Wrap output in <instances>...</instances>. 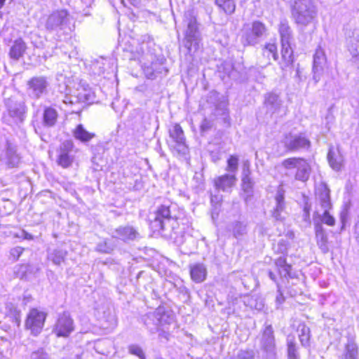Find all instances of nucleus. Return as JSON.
I'll return each mask as SVG.
<instances>
[{"instance_id": "nucleus-53", "label": "nucleus", "mask_w": 359, "mask_h": 359, "mask_svg": "<svg viewBox=\"0 0 359 359\" xmlns=\"http://www.w3.org/2000/svg\"><path fill=\"white\" fill-rule=\"evenodd\" d=\"M348 217V210L346 208H344L339 214L340 222L342 224L341 229H344Z\"/></svg>"}, {"instance_id": "nucleus-25", "label": "nucleus", "mask_w": 359, "mask_h": 359, "mask_svg": "<svg viewBox=\"0 0 359 359\" xmlns=\"http://www.w3.org/2000/svg\"><path fill=\"white\" fill-rule=\"evenodd\" d=\"M72 134L76 140L85 144L95 137L94 133L88 131L82 124L77 125L73 130Z\"/></svg>"}, {"instance_id": "nucleus-11", "label": "nucleus", "mask_w": 359, "mask_h": 359, "mask_svg": "<svg viewBox=\"0 0 359 359\" xmlns=\"http://www.w3.org/2000/svg\"><path fill=\"white\" fill-rule=\"evenodd\" d=\"M285 147L290 151H296L310 147V141L302 133H289L284 135L282 140Z\"/></svg>"}, {"instance_id": "nucleus-36", "label": "nucleus", "mask_w": 359, "mask_h": 359, "mask_svg": "<svg viewBox=\"0 0 359 359\" xmlns=\"http://www.w3.org/2000/svg\"><path fill=\"white\" fill-rule=\"evenodd\" d=\"M215 4L226 15H231L235 11L236 3L234 0H215Z\"/></svg>"}, {"instance_id": "nucleus-21", "label": "nucleus", "mask_w": 359, "mask_h": 359, "mask_svg": "<svg viewBox=\"0 0 359 359\" xmlns=\"http://www.w3.org/2000/svg\"><path fill=\"white\" fill-rule=\"evenodd\" d=\"M214 186L217 190L222 191H231L236 182L234 174H224L214 179Z\"/></svg>"}, {"instance_id": "nucleus-37", "label": "nucleus", "mask_w": 359, "mask_h": 359, "mask_svg": "<svg viewBox=\"0 0 359 359\" xmlns=\"http://www.w3.org/2000/svg\"><path fill=\"white\" fill-rule=\"evenodd\" d=\"M159 65L157 62H152L150 66L146 67L144 69L145 76L150 79H155L158 74L162 73V69H164L161 65L159 68L157 67Z\"/></svg>"}, {"instance_id": "nucleus-17", "label": "nucleus", "mask_w": 359, "mask_h": 359, "mask_svg": "<svg viewBox=\"0 0 359 359\" xmlns=\"http://www.w3.org/2000/svg\"><path fill=\"white\" fill-rule=\"evenodd\" d=\"M67 12L65 10L53 12L46 20V29L49 32L62 29L67 22Z\"/></svg>"}, {"instance_id": "nucleus-6", "label": "nucleus", "mask_w": 359, "mask_h": 359, "mask_svg": "<svg viewBox=\"0 0 359 359\" xmlns=\"http://www.w3.org/2000/svg\"><path fill=\"white\" fill-rule=\"evenodd\" d=\"M6 111L4 114V121L8 124L21 123L25 118L27 107L22 101L11 97L5 100Z\"/></svg>"}, {"instance_id": "nucleus-35", "label": "nucleus", "mask_w": 359, "mask_h": 359, "mask_svg": "<svg viewBox=\"0 0 359 359\" xmlns=\"http://www.w3.org/2000/svg\"><path fill=\"white\" fill-rule=\"evenodd\" d=\"M287 357L288 359H299L297 351V346L295 342V337L293 335H288L287 337Z\"/></svg>"}, {"instance_id": "nucleus-29", "label": "nucleus", "mask_w": 359, "mask_h": 359, "mask_svg": "<svg viewBox=\"0 0 359 359\" xmlns=\"http://www.w3.org/2000/svg\"><path fill=\"white\" fill-rule=\"evenodd\" d=\"M276 205L274 208L272 216L277 221H281L284 219L282 213L284 212L285 203H284V194L281 191H278L276 196Z\"/></svg>"}, {"instance_id": "nucleus-47", "label": "nucleus", "mask_w": 359, "mask_h": 359, "mask_svg": "<svg viewBox=\"0 0 359 359\" xmlns=\"http://www.w3.org/2000/svg\"><path fill=\"white\" fill-rule=\"evenodd\" d=\"M113 248L106 241L99 243L96 246V250L102 253H110Z\"/></svg>"}, {"instance_id": "nucleus-55", "label": "nucleus", "mask_w": 359, "mask_h": 359, "mask_svg": "<svg viewBox=\"0 0 359 359\" xmlns=\"http://www.w3.org/2000/svg\"><path fill=\"white\" fill-rule=\"evenodd\" d=\"M268 275H269V278L271 280H273V282L276 283V284L278 283H277L276 276V274L273 271H269Z\"/></svg>"}, {"instance_id": "nucleus-54", "label": "nucleus", "mask_w": 359, "mask_h": 359, "mask_svg": "<svg viewBox=\"0 0 359 359\" xmlns=\"http://www.w3.org/2000/svg\"><path fill=\"white\" fill-rule=\"evenodd\" d=\"M210 201H211V203L215 205V206L219 205L220 203L222 201V196L211 195ZM215 209L217 210V207H215Z\"/></svg>"}, {"instance_id": "nucleus-56", "label": "nucleus", "mask_w": 359, "mask_h": 359, "mask_svg": "<svg viewBox=\"0 0 359 359\" xmlns=\"http://www.w3.org/2000/svg\"><path fill=\"white\" fill-rule=\"evenodd\" d=\"M130 4L133 5L135 7H140L141 5V1L140 0H129Z\"/></svg>"}, {"instance_id": "nucleus-32", "label": "nucleus", "mask_w": 359, "mask_h": 359, "mask_svg": "<svg viewBox=\"0 0 359 359\" xmlns=\"http://www.w3.org/2000/svg\"><path fill=\"white\" fill-rule=\"evenodd\" d=\"M342 359H358V348L357 344L352 340H349L346 344L344 352L341 355Z\"/></svg>"}, {"instance_id": "nucleus-22", "label": "nucleus", "mask_w": 359, "mask_h": 359, "mask_svg": "<svg viewBox=\"0 0 359 359\" xmlns=\"http://www.w3.org/2000/svg\"><path fill=\"white\" fill-rule=\"evenodd\" d=\"M346 43L352 57L359 59V29L346 32Z\"/></svg>"}, {"instance_id": "nucleus-63", "label": "nucleus", "mask_w": 359, "mask_h": 359, "mask_svg": "<svg viewBox=\"0 0 359 359\" xmlns=\"http://www.w3.org/2000/svg\"><path fill=\"white\" fill-rule=\"evenodd\" d=\"M297 76H298L300 79V74L299 69H297Z\"/></svg>"}, {"instance_id": "nucleus-42", "label": "nucleus", "mask_w": 359, "mask_h": 359, "mask_svg": "<svg viewBox=\"0 0 359 359\" xmlns=\"http://www.w3.org/2000/svg\"><path fill=\"white\" fill-rule=\"evenodd\" d=\"M238 158L236 156H231L230 158L227 161V167L226 170L231 174H234L238 170Z\"/></svg>"}, {"instance_id": "nucleus-45", "label": "nucleus", "mask_w": 359, "mask_h": 359, "mask_svg": "<svg viewBox=\"0 0 359 359\" xmlns=\"http://www.w3.org/2000/svg\"><path fill=\"white\" fill-rule=\"evenodd\" d=\"M255 356L253 350H240L235 359H255Z\"/></svg>"}, {"instance_id": "nucleus-60", "label": "nucleus", "mask_w": 359, "mask_h": 359, "mask_svg": "<svg viewBox=\"0 0 359 359\" xmlns=\"http://www.w3.org/2000/svg\"><path fill=\"white\" fill-rule=\"evenodd\" d=\"M263 307L264 304H262V302H260L259 304L255 306V308L258 310H261Z\"/></svg>"}, {"instance_id": "nucleus-33", "label": "nucleus", "mask_w": 359, "mask_h": 359, "mask_svg": "<svg viewBox=\"0 0 359 359\" xmlns=\"http://www.w3.org/2000/svg\"><path fill=\"white\" fill-rule=\"evenodd\" d=\"M262 55L267 59L266 65L271 64V58L273 60H277L278 54L276 45L273 43H266L262 48Z\"/></svg>"}, {"instance_id": "nucleus-9", "label": "nucleus", "mask_w": 359, "mask_h": 359, "mask_svg": "<svg viewBox=\"0 0 359 359\" xmlns=\"http://www.w3.org/2000/svg\"><path fill=\"white\" fill-rule=\"evenodd\" d=\"M316 197L318 203L324 210L321 216L320 223L323 222L328 226H334L335 224L334 218L329 213L328 210L331 208L330 189L325 185H321L316 191Z\"/></svg>"}, {"instance_id": "nucleus-43", "label": "nucleus", "mask_w": 359, "mask_h": 359, "mask_svg": "<svg viewBox=\"0 0 359 359\" xmlns=\"http://www.w3.org/2000/svg\"><path fill=\"white\" fill-rule=\"evenodd\" d=\"M288 242L284 239H280L273 249L276 252L285 255L287 252Z\"/></svg>"}, {"instance_id": "nucleus-31", "label": "nucleus", "mask_w": 359, "mask_h": 359, "mask_svg": "<svg viewBox=\"0 0 359 359\" xmlns=\"http://www.w3.org/2000/svg\"><path fill=\"white\" fill-rule=\"evenodd\" d=\"M76 99L79 102L93 103L95 101V93L88 86H82L78 89Z\"/></svg>"}, {"instance_id": "nucleus-19", "label": "nucleus", "mask_w": 359, "mask_h": 359, "mask_svg": "<svg viewBox=\"0 0 359 359\" xmlns=\"http://www.w3.org/2000/svg\"><path fill=\"white\" fill-rule=\"evenodd\" d=\"M260 344L262 350L269 354H274L276 344L271 325H267L264 330Z\"/></svg>"}, {"instance_id": "nucleus-30", "label": "nucleus", "mask_w": 359, "mask_h": 359, "mask_svg": "<svg viewBox=\"0 0 359 359\" xmlns=\"http://www.w3.org/2000/svg\"><path fill=\"white\" fill-rule=\"evenodd\" d=\"M327 159L330 166L334 170H339L343 165L344 158L339 150L330 149L327 154Z\"/></svg>"}, {"instance_id": "nucleus-16", "label": "nucleus", "mask_w": 359, "mask_h": 359, "mask_svg": "<svg viewBox=\"0 0 359 359\" xmlns=\"http://www.w3.org/2000/svg\"><path fill=\"white\" fill-rule=\"evenodd\" d=\"M327 65V58L325 51L320 48H318L313 55V80L316 84L321 79L324 69Z\"/></svg>"}, {"instance_id": "nucleus-24", "label": "nucleus", "mask_w": 359, "mask_h": 359, "mask_svg": "<svg viewBox=\"0 0 359 359\" xmlns=\"http://www.w3.org/2000/svg\"><path fill=\"white\" fill-rule=\"evenodd\" d=\"M118 237L124 241H133L139 236V233L133 226H121L115 231Z\"/></svg>"}, {"instance_id": "nucleus-40", "label": "nucleus", "mask_w": 359, "mask_h": 359, "mask_svg": "<svg viewBox=\"0 0 359 359\" xmlns=\"http://www.w3.org/2000/svg\"><path fill=\"white\" fill-rule=\"evenodd\" d=\"M242 189L246 195L245 200L252 196L254 181L252 178L241 179Z\"/></svg>"}, {"instance_id": "nucleus-38", "label": "nucleus", "mask_w": 359, "mask_h": 359, "mask_svg": "<svg viewBox=\"0 0 359 359\" xmlns=\"http://www.w3.org/2000/svg\"><path fill=\"white\" fill-rule=\"evenodd\" d=\"M297 331L299 332V338L302 346H305L309 344L310 339V329L304 324L299 325Z\"/></svg>"}, {"instance_id": "nucleus-59", "label": "nucleus", "mask_w": 359, "mask_h": 359, "mask_svg": "<svg viewBox=\"0 0 359 359\" xmlns=\"http://www.w3.org/2000/svg\"><path fill=\"white\" fill-rule=\"evenodd\" d=\"M25 238L32 240L33 238V236L31 234L25 232Z\"/></svg>"}, {"instance_id": "nucleus-4", "label": "nucleus", "mask_w": 359, "mask_h": 359, "mask_svg": "<svg viewBox=\"0 0 359 359\" xmlns=\"http://www.w3.org/2000/svg\"><path fill=\"white\" fill-rule=\"evenodd\" d=\"M172 208L171 204H163L157 208L150 224L154 231L164 232L170 228L173 230L174 225L177 224V217L172 215Z\"/></svg>"}, {"instance_id": "nucleus-14", "label": "nucleus", "mask_w": 359, "mask_h": 359, "mask_svg": "<svg viewBox=\"0 0 359 359\" xmlns=\"http://www.w3.org/2000/svg\"><path fill=\"white\" fill-rule=\"evenodd\" d=\"M46 316L44 313L36 309L30 311L26 320V327L31 330L32 334L38 335L43 327Z\"/></svg>"}, {"instance_id": "nucleus-39", "label": "nucleus", "mask_w": 359, "mask_h": 359, "mask_svg": "<svg viewBox=\"0 0 359 359\" xmlns=\"http://www.w3.org/2000/svg\"><path fill=\"white\" fill-rule=\"evenodd\" d=\"M67 252L62 250H55L48 255V259L55 264L60 265L65 261Z\"/></svg>"}, {"instance_id": "nucleus-7", "label": "nucleus", "mask_w": 359, "mask_h": 359, "mask_svg": "<svg viewBox=\"0 0 359 359\" xmlns=\"http://www.w3.org/2000/svg\"><path fill=\"white\" fill-rule=\"evenodd\" d=\"M281 165L286 170L296 168L294 175L296 180L306 182L310 177L311 168L306 160L302 158L292 157L283 160Z\"/></svg>"}, {"instance_id": "nucleus-12", "label": "nucleus", "mask_w": 359, "mask_h": 359, "mask_svg": "<svg viewBox=\"0 0 359 359\" xmlns=\"http://www.w3.org/2000/svg\"><path fill=\"white\" fill-rule=\"evenodd\" d=\"M21 162V157L18 153L17 147L12 143L7 142L5 149L0 156V163L6 168H18Z\"/></svg>"}, {"instance_id": "nucleus-50", "label": "nucleus", "mask_w": 359, "mask_h": 359, "mask_svg": "<svg viewBox=\"0 0 359 359\" xmlns=\"http://www.w3.org/2000/svg\"><path fill=\"white\" fill-rule=\"evenodd\" d=\"M23 250L24 249L21 247H15L14 248H12L10 252L11 256L13 258L15 261H16L22 255Z\"/></svg>"}, {"instance_id": "nucleus-13", "label": "nucleus", "mask_w": 359, "mask_h": 359, "mask_svg": "<svg viewBox=\"0 0 359 359\" xmlns=\"http://www.w3.org/2000/svg\"><path fill=\"white\" fill-rule=\"evenodd\" d=\"M74 143L72 140H65L62 142L57 150V163L62 168L69 167L74 161V156L72 154Z\"/></svg>"}, {"instance_id": "nucleus-2", "label": "nucleus", "mask_w": 359, "mask_h": 359, "mask_svg": "<svg viewBox=\"0 0 359 359\" xmlns=\"http://www.w3.org/2000/svg\"><path fill=\"white\" fill-rule=\"evenodd\" d=\"M318 10L312 0L294 1L291 8L292 18L299 26L306 27L316 18Z\"/></svg>"}, {"instance_id": "nucleus-8", "label": "nucleus", "mask_w": 359, "mask_h": 359, "mask_svg": "<svg viewBox=\"0 0 359 359\" xmlns=\"http://www.w3.org/2000/svg\"><path fill=\"white\" fill-rule=\"evenodd\" d=\"M168 144L170 148L179 155L185 156L189 153V147L182 127L175 123L169 129Z\"/></svg>"}, {"instance_id": "nucleus-58", "label": "nucleus", "mask_w": 359, "mask_h": 359, "mask_svg": "<svg viewBox=\"0 0 359 359\" xmlns=\"http://www.w3.org/2000/svg\"><path fill=\"white\" fill-rule=\"evenodd\" d=\"M356 238L359 242V223L355 226Z\"/></svg>"}, {"instance_id": "nucleus-46", "label": "nucleus", "mask_w": 359, "mask_h": 359, "mask_svg": "<svg viewBox=\"0 0 359 359\" xmlns=\"http://www.w3.org/2000/svg\"><path fill=\"white\" fill-rule=\"evenodd\" d=\"M4 205L3 206L4 210H0V214L1 215H8L14 210V206L11 201L6 199L4 200Z\"/></svg>"}, {"instance_id": "nucleus-3", "label": "nucleus", "mask_w": 359, "mask_h": 359, "mask_svg": "<svg viewBox=\"0 0 359 359\" xmlns=\"http://www.w3.org/2000/svg\"><path fill=\"white\" fill-rule=\"evenodd\" d=\"M184 23L186 25L184 46L191 52L192 48L197 50L201 41L197 22L196 13L194 10L187 11L184 15Z\"/></svg>"}, {"instance_id": "nucleus-34", "label": "nucleus", "mask_w": 359, "mask_h": 359, "mask_svg": "<svg viewBox=\"0 0 359 359\" xmlns=\"http://www.w3.org/2000/svg\"><path fill=\"white\" fill-rule=\"evenodd\" d=\"M57 119V112L53 107H46L43 114V123L47 127L53 126Z\"/></svg>"}, {"instance_id": "nucleus-5", "label": "nucleus", "mask_w": 359, "mask_h": 359, "mask_svg": "<svg viewBox=\"0 0 359 359\" xmlns=\"http://www.w3.org/2000/svg\"><path fill=\"white\" fill-rule=\"evenodd\" d=\"M266 25L258 20L243 26L241 32V42L244 46H255L266 35Z\"/></svg>"}, {"instance_id": "nucleus-62", "label": "nucleus", "mask_w": 359, "mask_h": 359, "mask_svg": "<svg viewBox=\"0 0 359 359\" xmlns=\"http://www.w3.org/2000/svg\"><path fill=\"white\" fill-rule=\"evenodd\" d=\"M5 1L6 0H0V8L4 5Z\"/></svg>"}, {"instance_id": "nucleus-51", "label": "nucleus", "mask_w": 359, "mask_h": 359, "mask_svg": "<svg viewBox=\"0 0 359 359\" xmlns=\"http://www.w3.org/2000/svg\"><path fill=\"white\" fill-rule=\"evenodd\" d=\"M212 126V122L207 118H204L201 124V131L205 133L208 131Z\"/></svg>"}, {"instance_id": "nucleus-1", "label": "nucleus", "mask_w": 359, "mask_h": 359, "mask_svg": "<svg viewBox=\"0 0 359 359\" xmlns=\"http://www.w3.org/2000/svg\"><path fill=\"white\" fill-rule=\"evenodd\" d=\"M278 32L281 41V60L279 62L282 70L285 71L290 67L293 62V50L291 47V41L293 39L292 30L286 19L280 20Z\"/></svg>"}, {"instance_id": "nucleus-20", "label": "nucleus", "mask_w": 359, "mask_h": 359, "mask_svg": "<svg viewBox=\"0 0 359 359\" xmlns=\"http://www.w3.org/2000/svg\"><path fill=\"white\" fill-rule=\"evenodd\" d=\"M28 86L29 95L39 98L46 90L48 83L44 77H34L28 82Z\"/></svg>"}, {"instance_id": "nucleus-27", "label": "nucleus", "mask_w": 359, "mask_h": 359, "mask_svg": "<svg viewBox=\"0 0 359 359\" xmlns=\"http://www.w3.org/2000/svg\"><path fill=\"white\" fill-rule=\"evenodd\" d=\"M27 50L26 43L21 39H17L10 48L9 55L11 58L18 60L22 57Z\"/></svg>"}, {"instance_id": "nucleus-64", "label": "nucleus", "mask_w": 359, "mask_h": 359, "mask_svg": "<svg viewBox=\"0 0 359 359\" xmlns=\"http://www.w3.org/2000/svg\"><path fill=\"white\" fill-rule=\"evenodd\" d=\"M155 359H163V358H161V356H156V357L155 358Z\"/></svg>"}, {"instance_id": "nucleus-23", "label": "nucleus", "mask_w": 359, "mask_h": 359, "mask_svg": "<svg viewBox=\"0 0 359 359\" xmlns=\"http://www.w3.org/2000/svg\"><path fill=\"white\" fill-rule=\"evenodd\" d=\"M313 220L317 244L322 250V252L323 253H326L328 251L327 236L325 233V229L323 227L322 224L316 219H313Z\"/></svg>"}, {"instance_id": "nucleus-28", "label": "nucleus", "mask_w": 359, "mask_h": 359, "mask_svg": "<svg viewBox=\"0 0 359 359\" xmlns=\"http://www.w3.org/2000/svg\"><path fill=\"white\" fill-rule=\"evenodd\" d=\"M275 265L278 273L282 278H292L291 270L292 266L287 263L285 256L280 257L275 261Z\"/></svg>"}, {"instance_id": "nucleus-26", "label": "nucleus", "mask_w": 359, "mask_h": 359, "mask_svg": "<svg viewBox=\"0 0 359 359\" xmlns=\"http://www.w3.org/2000/svg\"><path fill=\"white\" fill-rule=\"evenodd\" d=\"M190 275L194 282L202 283L206 278L207 269L203 264H195L190 266Z\"/></svg>"}, {"instance_id": "nucleus-18", "label": "nucleus", "mask_w": 359, "mask_h": 359, "mask_svg": "<svg viewBox=\"0 0 359 359\" xmlns=\"http://www.w3.org/2000/svg\"><path fill=\"white\" fill-rule=\"evenodd\" d=\"M283 100L279 95L273 93H268L264 95V106L266 114L272 116L279 114L283 109Z\"/></svg>"}, {"instance_id": "nucleus-15", "label": "nucleus", "mask_w": 359, "mask_h": 359, "mask_svg": "<svg viewBox=\"0 0 359 359\" xmlns=\"http://www.w3.org/2000/svg\"><path fill=\"white\" fill-rule=\"evenodd\" d=\"M73 330V320L68 313L64 312L59 316L53 331L57 337H67Z\"/></svg>"}, {"instance_id": "nucleus-10", "label": "nucleus", "mask_w": 359, "mask_h": 359, "mask_svg": "<svg viewBox=\"0 0 359 359\" xmlns=\"http://www.w3.org/2000/svg\"><path fill=\"white\" fill-rule=\"evenodd\" d=\"M170 320V316L165 311L164 307L161 306L158 307L153 313L147 314L144 319V324L152 333L157 331L159 325L169 324Z\"/></svg>"}, {"instance_id": "nucleus-48", "label": "nucleus", "mask_w": 359, "mask_h": 359, "mask_svg": "<svg viewBox=\"0 0 359 359\" xmlns=\"http://www.w3.org/2000/svg\"><path fill=\"white\" fill-rule=\"evenodd\" d=\"M31 359H48V354L43 350L39 349L31 354Z\"/></svg>"}, {"instance_id": "nucleus-49", "label": "nucleus", "mask_w": 359, "mask_h": 359, "mask_svg": "<svg viewBox=\"0 0 359 359\" xmlns=\"http://www.w3.org/2000/svg\"><path fill=\"white\" fill-rule=\"evenodd\" d=\"M250 175V163L245 161L243 165L242 179L251 178Z\"/></svg>"}, {"instance_id": "nucleus-44", "label": "nucleus", "mask_w": 359, "mask_h": 359, "mask_svg": "<svg viewBox=\"0 0 359 359\" xmlns=\"http://www.w3.org/2000/svg\"><path fill=\"white\" fill-rule=\"evenodd\" d=\"M130 353L139 357L140 359H146L142 348L137 344H132L128 347Z\"/></svg>"}, {"instance_id": "nucleus-52", "label": "nucleus", "mask_w": 359, "mask_h": 359, "mask_svg": "<svg viewBox=\"0 0 359 359\" xmlns=\"http://www.w3.org/2000/svg\"><path fill=\"white\" fill-rule=\"evenodd\" d=\"M277 288H278V290H277L278 294L276 297V302L278 306H280L285 302V297H284L282 292L280 291V287L278 283H277Z\"/></svg>"}, {"instance_id": "nucleus-61", "label": "nucleus", "mask_w": 359, "mask_h": 359, "mask_svg": "<svg viewBox=\"0 0 359 359\" xmlns=\"http://www.w3.org/2000/svg\"><path fill=\"white\" fill-rule=\"evenodd\" d=\"M15 323H16L17 326H19V325H20V320L19 317H18V316H15Z\"/></svg>"}, {"instance_id": "nucleus-41", "label": "nucleus", "mask_w": 359, "mask_h": 359, "mask_svg": "<svg viewBox=\"0 0 359 359\" xmlns=\"http://www.w3.org/2000/svg\"><path fill=\"white\" fill-rule=\"evenodd\" d=\"M232 231L234 237L236 238L243 236L247 233L246 225L242 222H236L233 224Z\"/></svg>"}, {"instance_id": "nucleus-57", "label": "nucleus", "mask_w": 359, "mask_h": 359, "mask_svg": "<svg viewBox=\"0 0 359 359\" xmlns=\"http://www.w3.org/2000/svg\"><path fill=\"white\" fill-rule=\"evenodd\" d=\"M304 218L305 221H307L309 219V212L306 208H304Z\"/></svg>"}]
</instances>
